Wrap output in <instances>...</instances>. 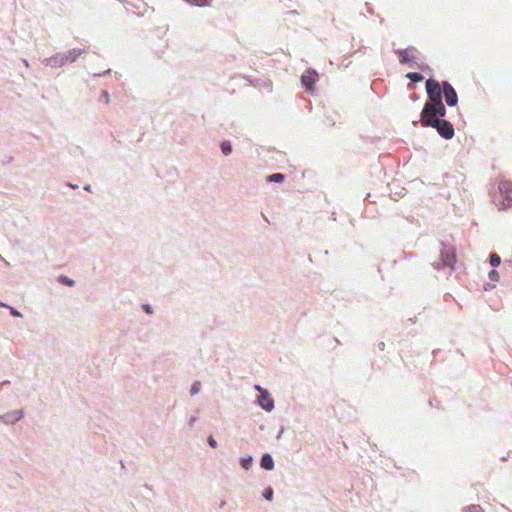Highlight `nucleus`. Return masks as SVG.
<instances>
[{
	"label": "nucleus",
	"mask_w": 512,
	"mask_h": 512,
	"mask_svg": "<svg viewBox=\"0 0 512 512\" xmlns=\"http://www.w3.org/2000/svg\"><path fill=\"white\" fill-rule=\"evenodd\" d=\"M457 103V94L455 90L450 86V106H454Z\"/></svg>",
	"instance_id": "6ab92c4d"
},
{
	"label": "nucleus",
	"mask_w": 512,
	"mask_h": 512,
	"mask_svg": "<svg viewBox=\"0 0 512 512\" xmlns=\"http://www.w3.org/2000/svg\"><path fill=\"white\" fill-rule=\"evenodd\" d=\"M198 420V417L196 415L192 416L190 419H189V426L190 427H193L195 422Z\"/></svg>",
	"instance_id": "a878e982"
},
{
	"label": "nucleus",
	"mask_w": 512,
	"mask_h": 512,
	"mask_svg": "<svg viewBox=\"0 0 512 512\" xmlns=\"http://www.w3.org/2000/svg\"><path fill=\"white\" fill-rule=\"evenodd\" d=\"M263 497L266 500L271 501L273 499V489L271 487H267L263 492Z\"/></svg>",
	"instance_id": "a211bd4d"
},
{
	"label": "nucleus",
	"mask_w": 512,
	"mask_h": 512,
	"mask_svg": "<svg viewBox=\"0 0 512 512\" xmlns=\"http://www.w3.org/2000/svg\"><path fill=\"white\" fill-rule=\"evenodd\" d=\"M23 411L22 410H13L10 411L1 417V422L7 425L15 424L23 417Z\"/></svg>",
	"instance_id": "0eeeda50"
},
{
	"label": "nucleus",
	"mask_w": 512,
	"mask_h": 512,
	"mask_svg": "<svg viewBox=\"0 0 512 512\" xmlns=\"http://www.w3.org/2000/svg\"><path fill=\"white\" fill-rule=\"evenodd\" d=\"M395 53L401 57L400 62L408 64L411 69H413V68H420L422 70L424 69V65L418 63V59H419L417 56L418 51L416 50L415 47H408L406 49H398V50H395Z\"/></svg>",
	"instance_id": "f03ea898"
},
{
	"label": "nucleus",
	"mask_w": 512,
	"mask_h": 512,
	"mask_svg": "<svg viewBox=\"0 0 512 512\" xmlns=\"http://www.w3.org/2000/svg\"><path fill=\"white\" fill-rule=\"evenodd\" d=\"M448 257V252L445 251L444 248H442L440 250V255H439V259L438 260H433L431 262L432 266L435 268V269H440V268H445L447 263H446V258Z\"/></svg>",
	"instance_id": "6e6552de"
},
{
	"label": "nucleus",
	"mask_w": 512,
	"mask_h": 512,
	"mask_svg": "<svg viewBox=\"0 0 512 512\" xmlns=\"http://www.w3.org/2000/svg\"><path fill=\"white\" fill-rule=\"evenodd\" d=\"M498 189L501 195L505 194L506 198L501 203V208L506 209L512 206V181L502 179L499 181Z\"/></svg>",
	"instance_id": "7ed1b4c3"
},
{
	"label": "nucleus",
	"mask_w": 512,
	"mask_h": 512,
	"mask_svg": "<svg viewBox=\"0 0 512 512\" xmlns=\"http://www.w3.org/2000/svg\"><path fill=\"white\" fill-rule=\"evenodd\" d=\"M489 279L497 282L499 280V273L496 270H491L489 272Z\"/></svg>",
	"instance_id": "412c9836"
},
{
	"label": "nucleus",
	"mask_w": 512,
	"mask_h": 512,
	"mask_svg": "<svg viewBox=\"0 0 512 512\" xmlns=\"http://www.w3.org/2000/svg\"><path fill=\"white\" fill-rule=\"evenodd\" d=\"M221 151L224 155H229L232 152L231 143L228 141H224L221 143Z\"/></svg>",
	"instance_id": "2eb2a0df"
},
{
	"label": "nucleus",
	"mask_w": 512,
	"mask_h": 512,
	"mask_svg": "<svg viewBox=\"0 0 512 512\" xmlns=\"http://www.w3.org/2000/svg\"><path fill=\"white\" fill-rule=\"evenodd\" d=\"M406 77L413 83H417L423 80L422 74L418 72H409L408 74H406Z\"/></svg>",
	"instance_id": "9b49d317"
},
{
	"label": "nucleus",
	"mask_w": 512,
	"mask_h": 512,
	"mask_svg": "<svg viewBox=\"0 0 512 512\" xmlns=\"http://www.w3.org/2000/svg\"><path fill=\"white\" fill-rule=\"evenodd\" d=\"M207 443L209 444L210 447L212 448H216L217 447V441L214 439L213 436H209L207 438Z\"/></svg>",
	"instance_id": "4be33fe9"
},
{
	"label": "nucleus",
	"mask_w": 512,
	"mask_h": 512,
	"mask_svg": "<svg viewBox=\"0 0 512 512\" xmlns=\"http://www.w3.org/2000/svg\"><path fill=\"white\" fill-rule=\"evenodd\" d=\"M143 309H144V310H145V312H146V313H148V314H152V313H153V310H152L151 306H150V305H148V304H144V305H143Z\"/></svg>",
	"instance_id": "393cba45"
},
{
	"label": "nucleus",
	"mask_w": 512,
	"mask_h": 512,
	"mask_svg": "<svg viewBox=\"0 0 512 512\" xmlns=\"http://www.w3.org/2000/svg\"><path fill=\"white\" fill-rule=\"evenodd\" d=\"M467 512H483L480 506H472Z\"/></svg>",
	"instance_id": "b1692460"
},
{
	"label": "nucleus",
	"mask_w": 512,
	"mask_h": 512,
	"mask_svg": "<svg viewBox=\"0 0 512 512\" xmlns=\"http://www.w3.org/2000/svg\"><path fill=\"white\" fill-rule=\"evenodd\" d=\"M454 136V129L453 127L450 125V139Z\"/></svg>",
	"instance_id": "cd10ccee"
},
{
	"label": "nucleus",
	"mask_w": 512,
	"mask_h": 512,
	"mask_svg": "<svg viewBox=\"0 0 512 512\" xmlns=\"http://www.w3.org/2000/svg\"><path fill=\"white\" fill-rule=\"evenodd\" d=\"M318 78V74L314 70H308L306 74H303L301 77L302 84L306 87V90L309 92L313 91V84Z\"/></svg>",
	"instance_id": "423d86ee"
},
{
	"label": "nucleus",
	"mask_w": 512,
	"mask_h": 512,
	"mask_svg": "<svg viewBox=\"0 0 512 512\" xmlns=\"http://www.w3.org/2000/svg\"><path fill=\"white\" fill-rule=\"evenodd\" d=\"M255 389L258 390L261 393V390H263L259 385H255Z\"/></svg>",
	"instance_id": "7c9ffc66"
},
{
	"label": "nucleus",
	"mask_w": 512,
	"mask_h": 512,
	"mask_svg": "<svg viewBox=\"0 0 512 512\" xmlns=\"http://www.w3.org/2000/svg\"><path fill=\"white\" fill-rule=\"evenodd\" d=\"M23 63L26 67H29V62L26 59H23Z\"/></svg>",
	"instance_id": "c756f323"
},
{
	"label": "nucleus",
	"mask_w": 512,
	"mask_h": 512,
	"mask_svg": "<svg viewBox=\"0 0 512 512\" xmlns=\"http://www.w3.org/2000/svg\"><path fill=\"white\" fill-rule=\"evenodd\" d=\"M452 258H455V255L450 254L449 259L451 260Z\"/></svg>",
	"instance_id": "72a5a7b5"
},
{
	"label": "nucleus",
	"mask_w": 512,
	"mask_h": 512,
	"mask_svg": "<svg viewBox=\"0 0 512 512\" xmlns=\"http://www.w3.org/2000/svg\"><path fill=\"white\" fill-rule=\"evenodd\" d=\"M200 388H201V383L199 381L193 382L191 389H190L191 396H195L196 394H198L200 391Z\"/></svg>",
	"instance_id": "f3484780"
},
{
	"label": "nucleus",
	"mask_w": 512,
	"mask_h": 512,
	"mask_svg": "<svg viewBox=\"0 0 512 512\" xmlns=\"http://www.w3.org/2000/svg\"><path fill=\"white\" fill-rule=\"evenodd\" d=\"M84 52H85V50H83V49H72V50L68 51L66 54H63V55L64 56H68V62L73 63Z\"/></svg>",
	"instance_id": "9d476101"
},
{
	"label": "nucleus",
	"mask_w": 512,
	"mask_h": 512,
	"mask_svg": "<svg viewBox=\"0 0 512 512\" xmlns=\"http://www.w3.org/2000/svg\"><path fill=\"white\" fill-rule=\"evenodd\" d=\"M0 307H4V308L8 309L9 305L4 303V302H2V301H0Z\"/></svg>",
	"instance_id": "bb28decb"
},
{
	"label": "nucleus",
	"mask_w": 512,
	"mask_h": 512,
	"mask_svg": "<svg viewBox=\"0 0 512 512\" xmlns=\"http://www.w3.org/2000/svg\"><path fill=\"white\" fill-rule=\"evenodd\" d=\"M452 258H455V255L450 254L449 259L451 260Z\"/></svg>",
	"instance_id": "473e14b6"
},
{
	"label": "nucleus",
	"mask_w": 512,
	"mask_h": 512,
	"mask_svg": "<svg viewBox=\"0 0 512 512\" xmlns=\"http://www.w3.org/2000/svg\"><path fill=\"white\" fill-rule=\"evenodd\" d=\"M240 462H241V466L245 470H249L252 466L253 458L251 456L243 457V458H241Z\"/></svg>",
	"instance_id": "4468645a"
},
{
	"label": "nucleus",
	"mask_w": 512,
	"mask_h": 512,
	"mask_svg": "<svg viewBox=\"0 0 512 512\" xmlns=\"http://www.w3.org/2000/svg\"><path fill=\"white\" fill-rule=\"evenodd\" d=\"M68 62V56H64L63 54L57 53L50 58H46L43 60V63L46 66L50 67H61Z\"/></svg>",
	"instance_id": "39448f33"
},
{
	"label": "nucleus",
	"mask_w": 512,
	"mask_h": 512,
	"mask_svg": "<svg viewBox=\"0 0 512 512\" xmlns=\"http://www.w3.org/2000/svg\"><path fill=\"white\" fill-rule=\"evenodd\" d=\"M84 189H85L86 191H91V185H89V184H88V185H86V186L84 187Z\"/></svg>",
	"instance_id": "c85d7f7f"
},
{
	"label": "nucleus",
	"mask_w": 512,
	"mask_h": 512,
	"mask_svg": "<svg viewBox=\"0 0 512 512\" xmlns=\"http://www.w3.org/2000/svg\"><path fill=\"white\" fill-rule=\"evenodd\" d=\"M8 310L10 312V314L13 316V317H17V318H22L23 317V314L18 311L16 308L12 307L9 305L8 307Z\"/></svg>",
	"instance_id": "aec40b11"
},
{
	"label": "nucleus",
	"mask_w": 512,
	"mask_h": 512,
	"mask_svg": "<svg viewBox=\"0 0 512 512\" xmlns=\"http://www.w3.org/2000/svg\"><path fill=\"white\" fill-rule=\"evenodd\" d=\"M448 81H443L442 86L430 78L426 81L428 100L426 101L421 114L420 122L424 127H433L445 139H448V121L441 119L446 114V108L442 100L444 96L448 104Z\"/></svg>",
	"instance_id": "f257e3e1"
},
{
	"label": "nucleus",
	"mask_w": 512,
	"mask_h": 512,
	"mask_svg": "<svg viewBox=\"0 0 512 512\" xmlns=\"http://www.w3.org/2000/svg\"><path fill=\"white\" fill-rule=\"evenodd\" d=\"M102 99L104 100V102L106 104H108L110 102V95L107 91L102 92Z\"/></svg>",
	"instance_id": "5701e85b"
},
{
	"label": "nucleus",
	"mask_w": 512,
	"mask_h": 512,
	"mask_svg": "<svg viewBox=\"0 0 512 512\" xmlns=\"http://www.w3.org/2000/svg\"><path fill=\"white\" fill-rule=\"evenodd\" d=\"M260 465L265 470H272L274 468V461L269 453L263 454Z\"/></svg>",
	"instance_id": "1a4fd4ad"
},
{
	"label": "nucleus",
	"mask_w": 512,
	"mask_h": 512,
	"mask_svg": "<svg viewBox=\"0 0 512 512\" xmlns=\"http://www.w3.org/2000/svg\"><path fill=\"white\" fill-rule=\"evenodd\" d=\"M58 282L69 287H73L75 285V281L73 279L64 275L59 276Z\"/></svg>",
	"instance_id": "f8f14e48"
},
{
	"label": "nucleus",
	"mask_w": 512,
	"mask_h": 512,
	"mask_svg": "<svg viewBox=\"0 0 512 512\" xmlns=\"http://www.w3.org/2000/svg\"><path fill=\"white\" fill-rule=\"evenodd\" d=\"M69 186L73 189L77 188V185H72V184H69Z\"/></svg>",
	"instance_id": "2f4dec72"
},
{
	"label": "nucleus",
	"mask_w": 512,
	"mask_h": 512,
	"mask_svg": "<svg viewBox=\"0 0 512 512\" xmlns=\"http://www.w3.org/2000/svg\"><path fill=\"white\" fill-rule=\"evenodd\" d=\"M284 180V175L281 173H274L267 177L268 182L280 183Z\"/></svg>",
	"instance_id": "ddd939ff"
},
{
	"label": "nucleus",
	"mask_w": 512,
	"mask_h": 512,
	"mask_svg": "<svg viewBox=\"0 0 512 512\" xmlns=\"http://www.w3.org/2000/svg\"><path fill=\"white\" fill-rule=\"evenodd\" d=\"M489 261H490V264H491L493 267H496V266H498V265L501 263V258H500V256H499L498 254H496V253H492V254L490 255V259H489Z\"/></svg>",
	"instance_id": "dca6fc26"
},
{
	"label": "nucleus",
	"mask_w": 512,
	"mask_h": 512,
	"mask_svg": "<svg viewBox=\"0 0 512 512\" xmlns=\"http://www.w3.org/2000/svg\"><path fill=\"white\" fill-rule=\"evenodd\" d=\"M258 404L265 411H272L274 409V400L271 398L267 390H261V394L258 397Z\"/></svg>",
	"instance_id": "20e7f679"
}]
</instances>
